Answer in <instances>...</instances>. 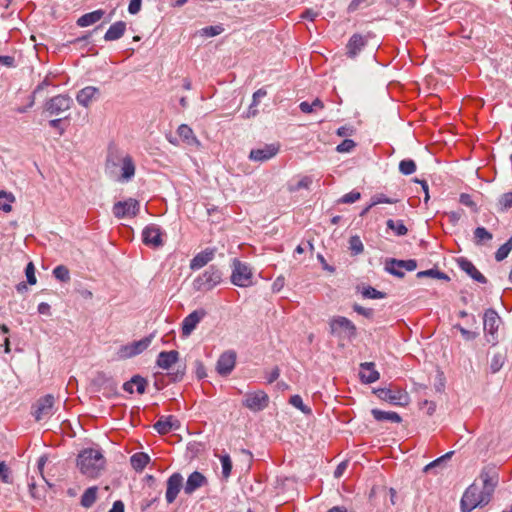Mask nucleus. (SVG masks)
Returning <instances> with one entry per match:
<instances>
[{
    "label": "nucleus",
    "mask_w": 512,
    "mask_h": 512,
    "mask_svg": "<svg viewBox=\"0 0 512 512\" xmlns=\"http://www.w3.org/2000/svg\"><path fill=\"white\" fill-rule=\"evenodd\" d=\"M481 483H472L461 499V511L471 512L478 506L487 505L498 485V473L493 469H484L480 474Z\"/></svg>",
    "instance_id": "obj_1"
},
{
    "label": "nucleus",
    "mask_w": 512,
    "mask_h": 512,
    "mask_svg": "<svg viewBox=\"0 0 512 512\" xmlns=\"http://www.w3.org/2000/svg\"><path fill=\"white\" fill-rule=\"evenodd\" d=\"M105 459L102 453L93 448L81 451L77 458V466L81 473L89 478H96L104 469Z\"/></svg>",
    "instance_id": "obj_2"
},
{
    "label": "nucleus",
    "mask_w": 512,
    "mask_h": 512,
    "mask_svg": "<svg viewBox=\"0 0 512 512\" xmlns=\"http://www.w3.org/2000/svg\"><path fill=\"white\" fill-rule=\"evenodd\" d=\"M231 268L232 273L230 279L232 284L241 288L254 285V272L248 263L235 258L232 260Z\"/></svg>",
    "instance_id": "obj_3"
},
{
    "label": "nucleus",
    "mask_w": 512,
    "mask_h": 512,
    "mask_svg": "<svg viewBox=\"0 0 512 512\" xmlns=\"http://www.w3.org/2000/svg\"><path fill=\"white\" fill-rule=\"evenodd\" d=\"M120 168V175L117 176V180L127 182L135 175V164L132 158L128 155L117 159V162L111 158H108L106 168L111 174H116L115 169Z\"/></svg>",
    "instance_id": "obj_4"
},
{
    "label": "nucleus",
    "mask_w": 512,
    "mask_h": 512,
    "mask_svg": "<svg viewBox=\"0 0 512 512\" xmlns=\"http://www.w3.org/2000/svg\"><path fill=\"white\" fill-rule=\"evenodd\" d=\"M222 280L221 271L215 266H210L193 281V287L197 291H208L217 286Z\"/></svg>",
    "instance_id": "obj_5"
},
{
    "label": "nucleus",
    "mask_w": 512,
    "mask_h": 512,
    "mask_svg": "<svg viewBox=\"0 0 512 512\" xmlns=\"http://www.w3.org/2000/svg\"><path fill=\"white\" fill-rule=\"evenodd\" d=\"M329 325L331 333L339 338L351 340L356 336V326L346 317H333Z\"/></svg>",
    "instance_id": "obj_6"
},
{
    "label": "nucleus",
    "mask_w": 512,
    "mask_h": 512,
    "mask_svg": "<svg viewBox=\"0 0 512 512\" xmlns=\"http://www.w3.org/2000/svg\"><path fill=\"white\" fill-rule=\"evenodd\" d=\"M73 105V99L66 94H59L48 99L44 104V110L49 115H60L71 109Z\"/></svg>",
    "instance_id": "obj_7"
},
{
    "label": "nucleus",
    "mask_w": 512,
    "mask_h": 512,
    "mask_svg": "<svg viewBox=\"0 0 512 512\" xmlns=\"http://www.w3.org/2000/svg\"><path fill=\"white\" fill-rule=\"evenodd\" d=\"M501 323V318L493 309H488L484 313L483 326L488 343L495 345L497 343V331Z\"/></svg>",
    "instance_id": "obj_8"
},
{
    "label": "nucleus",
    "mask_w": 512,
    "mask_h": 512,
    "mask_svg": "<svg viewBox=\"0 0 512 512\" xmlns=\"http://www.w3.org/2000/svg\"><path fill=\"white\" fill-rule=\"evenodd\" d=\"M140 209V203L133 199L129 198L125 201L116 202L113 205V214L116 218H131L138 214Z\"/></svg>",
    "instance_id": "obj_9"
},
{
    "label": "nucleus",
    "mask_w": 512,
    "mask_h": 512,
    "mask_svg": "<svg viewBox=\"0 0 512 512\" xmlns=\"http://www.w3.org/2000/svg\"><path fill=\"white\" fill-rule=\"evenodd\" d=\"M268 403L269 397L262 390L247 393L243 401V405L253 412L264 410L268 406Z\"/></svg>",
    "instance_id": "obj_10"
},
{
    "label": "nucleus",
    "mask_w": 512,
    "mask_h": 512,
    "mask_svg": "<svg viewBox=\"0 0 512 512\" xmlns=\"http://www.w3.org/2000/svg\"><path fill=\"white\" fill-rule=\"evenodd\" d=\"M54 412V397L48 394L37 400L33 416L36 421H41L52 416Z\"/></svg>",
    "instance_id": "obj_11"
},
{
    "label": "nucleus",
    "mask_w": 512,
    "mask_h": 512,
    "mask_svg": "<svg viewBox=\"0 0 512 512\" xmlns=\"http://www.w3.org/2000/svg\"><path fill=\"white\" fill-rule=\"evenodd\" d=\"M417 268V263L415 260H397V259H388L385 263V270L399 278L404 277V271H414Z\"/></svg>",
    "instance_id": "obj_12"
},
{
    "label": "nucleus",
    "mask_w": 512,
    "mask_h": 512,
    "mask_svg": "<svg viewBox=\"0 0 512 512\" xmlns=\"http://www.w3.org/2000/svg\"><path fill=\"white\" fill-rule=\"evenodd\" d=\"M280 150L278 143L265 144L262 147L252 149L249 159L255 162H265L275 157Z\"/></svg>",
    "instance_id": "obj_13"
},
{
    "label": "nucleus",
    "mask_w": 512,
    "mask_h": 512,
    "mask_svg": "<svg viewBox=\"0 0 512 512\" xmlns=\"http://www.w3.org/2000/svg\"><path fill=\"white\" fill-rule=\"evenodd\" d=\"M152 342V336L122 346L118 352L120 358H131L146 350Z\"/></svg>",
    "instance_id": "obj_14"
},
{
    "label": "nucleus",
    "mask_w": 512,
    "mask_h": 512,
    "mask_svg": "<svg viewBox=\"0 0 512 512\" xmlns=\"http://www.w3.org/2000/svg\"><path fill=\"white\" fill-rule=\"evenodd\" d=\"M375 394L381 400L387 401L393 405H405L408 402L407 393L401 390H393L391 388H379L375 390Z\"/></svg>",
    "instance_id": "obj_15"
},
{
    "label": "nucleus",
    "mask_w": 512,
    "mask_h": 512,
    "mask_svg": "<svg viewBox=\"0 0 512 512\" xmlns=\"http://www.w3.org/2000/svg\"><path fill=\"white\" fill-rule=\"evenodd\" d=\"M163 232L161 228L156 224H150L146 226L142 231L143 243L147 246L154 248L163 245Z\"/></svg>",
    "instance_id": "obj_16"
},
{
    "label": "nucleus",
    "mask_w": 512,
    "mask_h": 512,
    "mask_svg": "<svg viewBox=\"0 0 512 512\" xmlns=\"http://www.w3.org/2000/svg\"><path fill=\"white\" fill-rule=\"evenodd\" d=\"M206 315L207 312L204 309L194 310L187 315L182 322V335L188 337Z\"/></svg>",
    "instance_id": "obj_17"
},
{
    "label": "nucleus",
    "mask_w": 512,
    "mask_h": 512,
    "mask_svg": "<svg viewBox=\"0 0 512 512\" xmlns=\"http://www.w3.org/2000/svg\"><path fill=\"white\" fill-rule=\"evenodd\" d=\"M236 364V352L228 350L222 353L217 361L216 370L222 376L229 375Z\"/></svg>",
    "instance_id": "obj_18"
},
{
    "label": "nucleus",
    "mask_w": 512,
    "mask_h": 512,
    "mask_svg": "<svg viewBox=\"0 0 512 512\" xmlns=\"http://www.w3.org/2000/svg\"><path fill=\"white\" fill-rule=\"evenodd\" d=\"M182 487H184L182 475L180 473H173L167 480L165 498L168 504L175 501Z\"/></svg>",
    "instance_id": "obj_19"
},
{
    "label": "nucleus",
    "mask_w": 512,
    "mask_h": 512,
    "mask_svg": "<svg viewBox=\"0 0 512 512\" xmlns=\"http://www.w3.org/2000/svg\"><path fill=\"white\" fill-rule=\"evenodd\" d=\"M100 96V90L94 86H87L81 89L77 95L76 100L79 105L89 107L93 101H96Z\"/></svg>",
    "instance_id": "obj_20"
},
{
    "label": "nucleus",
    "mask_w": 512,
    "mask_h": 512,
    "mask_svg": "<svg viewBox=\"0 0 512 512\" xmlns=\"http://www.w3.org/2000/svg\"><path fill=\"white\" fill-rule=\"evenodd\" d=\"M155 430L160 434H167L170 431L178 430L180 428V421L172 416H162L154 424Z\"/></svg>",
    "instance_id": "obj_21"
},
{
    "label": "nucleus",
    "mask_w": 512,
    "mask_h": 512,
    "mask_svg": "<svg viewBox=\"0 0 512 512\" xmlns=\"http://www.w3.org/2000/svg\"><path fill=\"white\" fill-rule=\"evenodd\" d=\"M207 483L206 477L198 472L194 471L191 473L183 487L184 493L187 495L193 494L197 489L204 486Z\"/></svg>",
    "instance_id": "obj_22"
},
{
    "label": "nucleus",
    "mask_w": 512,
    "mask_h": 512,
    "mask_svg": "<svg viewBox=\"0 0 512 512\" xmlns=\"http://www.w3.org/2000/svg\"><path fill=\"white\" fill-rule=\"evenodd\" d=\"M359 375L364 383H373L379 379V372L375 370V364L364 362L360 364Z\"/></svg>",
    "instance_id": "obj_23"
},
{
    "label": "nucleus",
    "mask_w": 512,
    "mask_h": 512,
    "mask_svg": "<svg viewBox=\"0 0 512 512\" xmlns=\"http://www.w3.org/2000/svg\"><path fill=\"white\" fill-rule=\"evenodd\" d=\"M215 250L206 249L193 257L190 261V268L192 270H198L213 260Z\"/></svg>",
    "instance_id": "obj_24"
},
{
    "label": "nucleus",
    "mask_w": 512,
    "mask_h": 512,
    "mask_svg": "<svg viewBox=\"0 0 512 512\" xmlns=\"http://www.w3.org/2000/svg\"><path fill=\"white\" fill-rule=\"evenodd\" d=\"M179 353L176 350L162 351L157 358V365L162 369H169L178 361Z\"/></svg>",
    "instance_id": "obj_25"
},
{
    "label": "nucleus",
    "mask_w": 512,
    "mask_h": 512,
    "mask_svg": "<svg viewBox=\"0 0 512 512\" xmlns=\"http://www.w3.org/2000/svg\"><path fill=\"white\" fill-rule=\"evenodd\" d=\"M460 268L465 271L471 278L479 283H486L487 280L484 275L467 259L459 261Z\"/></svg>",
    "instance_id": "obj_26"
},
{
    "label": "nucleus",
    "mask_w": 512,
    "mask_h": 512,
    "mask_svg": "<svg viewBox=\"0 0 512 512\" xmlns=\"http://www.w3.org/2000/svg\"><path fill=\"white\" fill-rule=\"evenodd\" d=\"M366 41L360 34H354L350 38L346 48H347V55L350 58L356 57V55L361 51V49L365 46Z\"/></svg>",
    "instance_id": "obj_27"
},
{
    "label": "nucleus",
    "mask_w": 512,
    "mask_h": 512,
    "mask_svg": "<svg viewBox=\"0 0 512 512\" xmlns=\"http://www.w3.org/2000/svg\"><path fill=\"white\" fill-rule=\"evenodd\" d=\"M126 30V24L123 21H118L112 24L104 35L106 41H114L121 38Z\"/></svg>",
    "instance_id": "obj_28"
},
{
    "label": "nucleus",
    "mask_w": 512,
    "mask_h": 512,
    "mask_svg": "<svg viewBox=\"0 0 512 512\" xmlns=\"http://www.w3.org/2000/svg\"><path fill=\"white\" fill-rule=\"evenodd\" d=\"M104 14H105V12L101 9L95 10L90 13H86V14L82 15L80 18H78L77 25L80 27L90 26V25L100 21L102 19V17L104 16Z\"/></svg>",
    "instance_id": "obj_29"
},
{
    "label": "nucleus",
    "mask_w": 512,
    "mask_h": 512,
    "mask_svg": "<svg viewBox=\"0 0 512 512\" xmlns=\"http://www.w3.org/2000/svg\"><path fill=\"white\" fill-rule=\"evenodd\" d=\"M147 382L144 378L140 376H134L130 381L124 383L123 389L128 393H133L134 388L137 393L143 394L146 389Z\"/></svg>",
    "instance_id": "obj_30"
},
{
    "label": "nucleus",
    "mask_w": 512,
    "mask_h": 512,
    "mask_svg": "<svg viewBox=\"0 0 512 512\" xmlns=\"http://www.w3.org/2000/svg\"><path fill=\"white\" fill-rule=\"evenodd\" d=\"M371 413L377 421H389L392 423H400L402 421L401 416L396 412L372 409Z\"/></svg>",
    "instance_id": "obj_31"
},
{
    "label": "nucleus",
    "mask_w": 512,
    "mask_h": 512,
    "mask_svg": "<svg viewBox=\"0 0 512 512\" xmlns=\"http://www.w3.org/2000/svg\"><path fill=\"white\" fill-rule=\"evenodd\" d=\"M179 137L189 145L199 146V141L195 137L193 130L186 124H182L177 129Z\"/></svg>",
    "instance_id": "obj_32"
},
{
    "label": "nucleus",
    "mask_w": 512,
    "mask_h": 512,
    "mask_svg": "<svg viewBox=\"0 0 512 512\" xmlns=\"http://www.w3.org/2000/svg\"><path fill=\"white\" fill-rule=\"evenodd\" d=\"M149 456L145 453H135L131 456V465L135 470L141 471L149 463Z\"/></svg>",
    "instance_id": "obj_33"
},
{
    "label": "nucleus",
    "mask_w": 512,
    "mask_h": 512,
    "mask_svg": "<svg viewBox=\"0 0 512 512\" xmlns=\"http://www.w3.org/2000/svg\"><path fill=\"white\" fill-rule=\"evenodd\" d=\"M97 487H89L81 497V505L85 508H90L97 499Z\"/></svg>",
    "instance_id": "obj_34"
},
{
    "label": "nucleus",
    "mask_w": 512,
    "mask_h": 512,
    "mask_svg": "<svg viewBox=\"0 0 512 512\" xmlns=\"http://www.w3.org/2000/svg\"><path fill=\"white\" fill-rule=\"evenodd\" d=\"M13 202H15V196L11 192L0 191V210L9 213Z\"/></svg>",
    "instance_id": "obj_35"
},
{
    "label": "nucleus",
    "mask_w": 512,
    "mask_h": 512,
    "mask_svg": "<svg viewBox=\"0 0 512 512\" xmlns=\"http://www.w3.org/2000/svg\"><path fill=\"white\" fill-rule=\"evenodd\" d=\"M387 228L392 230L397 236H404L407 234L408 229L404 225L402 220L394 221L392 219L387 220Z\"/></svg>",
    "instance_id": "obj_36"
},
{
    "label": "nucleus",
    "mask_w": 512,
    "mask_h": 512,
    "mask_svg": "<svg viewBox=\"0 0 512 512\" xmlns=\"http://www.w3.org/2000/svg\"><path fill=\"white\" fill-rule=\"evenodd\" d=\"M299 108L303 113L309 114L318 109H323L324 104L320 99L316 98L312 101V103H309L307 101L301 102Z\"/></svg>",
    "instance_id": "obj_37"
},
{
    "label": "nucleus",
    "mask_w": 512,
    "mask_h": 512,
    "mask_svg": "<svg viewBox=\"0 0 512 512\" xmlns=\"http://www.w3.org/2000/svg\"><path fill=\"white\" fill-rule=\"evenodd\" d=\"M506 361V354L503 352H498L493 355L490 362V370L492 373H497L504 365Z\"/></svg>",
    "instance_id": "obj_38"
},
{
    "label": "nucleus",
    "mask_w": 512,
    "mask_h": 512,
    "mask_svg": "<svg viewBox=\"0 0 512 512\" xmlns=\"http://www.w3.org/2000/svg\"><path fill=\"white\" fill-rule=\"evenodd\" d=\"M474 238H475V243L477 245H481L486 241H490L493 238V236L484 227H477L474 230Z\"/></svg>",
    "instance_id": "obj_39"
},
{
    "label": "nucleus",
    "mask_w": 512,
    "mask_h": 512,
    "mask_svg": "<svg viewBox=\"0 0 512 512\" xmlns=\"http://www.w3.org/2000/svg\"><path fill=\"white\" fill-rule=\"evenodd\" d=\"M511 250H512V236L508 239V241L506 243H504L503 245H501L498 248V250L495 253V259L497 261L504 260L509 255Z\"/></svg>",
    "instance_id": "obj_40"
},
{
    "label": "nucleus",
    "mask_w": 512,
    "mask_h": 512,
    "mask_svg": "<svg viewBox=\"0 0 512 512\" xmlns=\"http://www.w3.org/2000/svg\"><path fill=\"white\" fill-rule=\"evenodd\" d=\"M224 32V27L221 24L204 27L199 30V34L204 37H214Z\"/></svg>",
    "instance_id": "obj_41"
},
{
    "label": "nucleus",
    "mask_w": 512,
    "mask_h": 512,
    "mask_svg": "<svg viewBox=\"0 0 512 512\" xmlns=\"http://www.w3.org/2000/svg\"><path fill=\"white\" fill-rule=\"evenodd\" d=\"M53 275L56 279L61 282H69L70 281V272L68 268L64 265H58L53 269Z\"/></svg>",
    "instance_id": "obj_42"
},
{
    "label": "nucleus",
    "mask_w": 512,
    "mask_h": 512,
    "mask_svg": "<svg viewBox=\"0 0 512 512\" xmlns=\"http://www.w3.org/2000/svg\"><path fill=\"white\" fill-rule=\"evenodd\" d=\"M399 171L404 175H411L416 171V164L411 159H404L399 163Z\"/></svg>",
    "instance_id": "obj_43"
},
{
    "label": "nucleus",
    "mask_w": 512,
    "mask_h": 512,
    "mask_svg": "<svg viewBox=\"0 0 512 512\" xmlns=\"http://www.w3.org/2000/svg\"><path fill=\"white\" fill-rule=\"evenodd\" d=\"M361 295L364 298H368V299H382L385 297V293L378 291L371 286L364 287L361 291Z\"/></svg>",
    "instance_id": "obj_44"
},
{
    "label": "nucleus",
    "mask_w": 512,
    "mask_h": 512,
    "mask_svg": "<svg viewBox=\"0 0 512 512\" xmlns=\"http://www.w3.org/2000/svg\"><path fill=\"white\" fill-rule=\"evenodd\" d=\"M459 202L462 205L470 208L473 212H476L478 210L477 209V203L473 199V196L470 195V194L461 193L460 196H459Z\"/></svg>",
    "instance_id": "obj_45"
},
{
    "label": "nucleus",
    "mask_w": 512,
    "mask_h": 512,
    "mask_svg": "<svg viewBox=\"0 0 512 512\" xmlns=\"http://www.w3.org/2000/svg\"><path fill=\"white\" fill-rule=\"evenodd\" d=\"M223 478L228 479L232 470V461L229 455L220 457Z\"/></svg>",
    "instance_id": "obj_46"
},
{
    "label": "nucleus",
    "mask_w": 512,
    "mask_h": 512,
    "mask_svg": "<svg viewBox=\"0 0 512 512\" xmlns=\"http://www.w3.org/2000/svg\"><path fill=\"white\" fill-rule=\"evenodd\" d=\"M498 206L501 211L508 210L512 207V192L501 195L498 199Z\"/></svg>",
    "instance_id": "obj_47"
},
{
    "label": "nucleus",
    "mask_w": 512,
    "mask_h": 512,
    "mask_svg": "<svg viewBox=\"0 0 512 512\" xmlns=\"http://www.w3.org/2000/svg\"><path fill=\"white\" fill-rule=\"evenodd\" d=\"M349 248L354 254H360L363 252V244L359 236H352L349 240Z\"/></svg>",
    "instance_id": "obj_48"
},
{
    "label": "nucleus",
    "mask_w": 512,
    "mask_h": 512,
    "mask_svg": "<svg viewBox=\"0 0 512 512\" xmlns=\"http://www.w3.org/2000/svg\"><path fill=\"white\" fill-rule=\"evenodd\" d=\"M398 202V199L389 198L384 194H376L371 199V206H375L382 203L394 204Z\"/></svg>",
    "instance_id": "obj_49"
},
{
    "label": "nucleus",
    "mask_w": 512,
    "mask_h": 512,
    "mask_svg": "<svg viewBox=\"0 0 512 512\" xmlns=\"http://www.w3.org/2000/svg\"><path fill=\"white\" fill-rule=\"evenodd\" d=\"M453 453H454L453 451H450V452L446 453L445 455L439 457L438 459L432 461L431 463H429L428 465L425 466L424 471L428 472L431 469L440 466L442 463H444L445 461L450 459L451 456L453 455Z\"/></svg>",
    "instance_id": "obj_50"
},
{
    "label": "nucleus",
    "mask_w": 512,
    "mask_h": 512,
    "mask_svg": "<svg viewBox=\"0 0 512 512\" xmlns=\"http://www.w3.org/2000/svg\"><path fill=\"white\" fill-rule=\"evenodd\" d=\"M355 146L356 144L353 140L345 139L339 145H337L336 151L339 153H348L351 152Z\"/></svg>",
    "instance_id": "obj_51"
},
{
    "label": "nucleus",
    "mask_w": 512,
    "mask_h": 512,
    "mask_svg": "<svg viewBox=\"0 0 512 512\" xmlns=\"http://www.w3.org/2000/svg\"><path fill=\"white\" fill-rule=\"evenodd\" d=\"M290 404L301 410L303 413H310V409L304 405L303 400L299 395L292 396L290 398Z\"/></svg>",
    "instance_id": "obj_52"
},
{
    "label": "nucleus",
    "mask_w": 512,
    "mask_h": 512,
    "mask_svg": "<svg viewBox=\"0 0 512 512\" xmlns=\"http://www.w3.org/2000/svg\"><path fill=\"white\" fill-rule=\"evenodd\" d=\"M0 480L6 484L12 482V479L10 477V469L8 468L4 461L0 462Z\"/></svg>",
    "instance_id": "obj_53"
},
{
    "label": "nucleus",
    "mask_w": 512,
    "mask_h": 512,
    "mask_svg": "<svg viewBox=\"0 0 512 512\" xmlns=\"http://www.w3.org/2000/svg\"><path fill=\"white\" fill-rule=\"evenodd\" d=\"M25 274H26L27 282L30 285L36 284L37 280H36V276H35V266L32 262H29L27 264L26 269H25Z\"/></svg>",
    "instance_id": "obj_54"
},
{
    "label": "nucleus",
    "mask_w": 512,
    "mask_h": 512,
    "mask_svg": "<svg viewBox=\"0 0 512 512\" xmlns=\"http://www.w3.org/2000/svg\"><path fill=\"white\" fill-rule=\"evenodd\" d=\"M360 197H361L360 192H358V191H351V192L343 195L339 201L341 203L350 204V203H354L357 200H359Z\"/></svg>",
    "instance_id": "obj_55"
},
{
    "label": "nucleus",
    "mask_w": 512,
    "mask_h": 512,
    "mask_svg": "<svg viewBox=\"0 0 512 512\" xmlns=\"http://www.w3.org/2000/svg\"><path fill=\"white\" fill-rule=\"evenodd\" d=\"M425 276L436 277V278H439V279H448V277L444 273H442L440 271H437V270H433V269L426 270V271H421V272L417 273V277L418 278H422V277H425Z\"/></svg>",
    "instance_id": "obj_56"
},
{
    "label": "nucleus",
    "mask_w": 512,
    "mask_h": 512,
    "mask_svg": "<svg viewBox=\"0 0 512 512\" xmlns=\"http://www.w3.org/2000/svg\"><path fill=\"white\" fill-rule=\"evenodd\" d=\"M312 183V180L311 178L309 177H303L302 179H300L295 186H291L290 187V191L294 192V191H298L300 189H308L309 186L311 185Z\"/></svg>",
    "instance_id": "obj_57"
},
{
    "label": "nucleus",
    "mask_w": 512,
    "mask_h": 512,
    "mask_svg": "<svg viewBox=\"0 0 512 512\" xmlns=\"http://www.w3.org/2000/svg\"><path fill=\"white\" fill-rule=\"evenodd\" d=\"M454 328L457 329L461 333L462 337L467 341L474 340L478 336L477 332L469 331L461 325H455Z\"/></svg>",
    "instance_id": "obj_58"
},
{
    "label": "nucleus",
    "mask_w": 512,
    "mask_h": 512,
    "mask_svg": "<svg viewBox=\"0 0 512 512\" xmlns=\"http://www.w3.org/2000/svg\"><path fill=\"white\" fill-rule=\"evenodd\" d=\"M353 310L355 312H357L359 315H362L366 318H372L373 317V314H374V311L373 309L371 308H365V307H362L358 304H354L353 305Z\"/></svg>",
    "instance_id": "obj_59"
},
{
    "label": "nucleus",
    "mask_w": 512,
    "mask_h": 512,
    "mask_svg": "<svg viewBox=\"0 0 512 512\" xmlns=\"http://www.w3.org/2000/svg\"><path fill=\"white\" fill-rule=\"evenodd\" d=\"M368 0H352L348 6L349 12H354L359 8L368 6Z\"/></svg>",
    "instance_id": "obj_60"
},
{
    "label": "nucleus",
    "mask_w": 512,
    "mask_h": 512,
    "mask_svg": "<svg viewBox=\"0 0 512 512\" xmlns=\"http://www.w3.org/2000/svg\"><path fill=\"white\" fill-rule=\"evenodd\" d=\"M267 95V91L263 88L258 89L253 94L252 106H258L260 99Z\"/></svg>",
    "instance_id": "obj_61"
},
{
    "label": "nucleus",
    "mask_w": 512,
    "mask_h": 512,
    "mask_svg": "<svg viewBox=\"0 0 512 512\" xmlns=\"http://www.w3.org/2000/svg\"><path fill=\"white\" fill-rule=\"evenodd\" d=\"M141 9V0H131L128 6L130 14H137Z\"/></svg>",
    "instance_id": "obj_62"
},
{
    "label": "nucleus",
    "mask_w": 512,
    "mask_h": 512,
    "mask_svg": "<svg viewBox=\"0 0 512 512\" xmlns=\"http://www.w3.org/2000/svg\"><path fill=\"white\" fill-rule=\"evenodd\" d=\"M347 466H348V462L347 461H342L335 469L334 471V477L335 478H340L344 472L346 471L347 469Z\"/></svg>",
    "instance_id": "obj_63"
},
{
    "label": "nucleus",
    "mask_w": 512,
    "mask_h": 512,
    "mask_svg": "<svg viewBox=\"0 0 512 512\" xmlns=\"http://www.w3.org/2000/svg\"><path fill=\"white\" fill-rule=\"evenodd\" d=\"M0 65L13 67L15 65V59L12 56H0Z\"/></svg>",
    "instance_id": "obj_64"
}]
</instances>
